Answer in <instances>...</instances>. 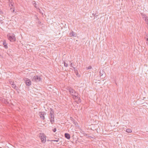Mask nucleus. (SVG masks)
<instances>
[{
    "mask_svg": "<svg viewBox=\"0 0 148 148\" xmlns=\"http://www.w3.org/2000/svg\"><path fill=\"white\" fill-rule=\"evenodd\" d=\"M143 16V18L144 20L146 23L148 25V17L145 14H141Z\"/></svg>",
    "mask_w": 148,
    "mask_h": 148,
    "instance_id": "6",
    "label": "nucleus"
},
{
    "mask_svg": "<svg viewBox=\"0 0 148 148\" xmlns=\"http://www.w3.org/2000/svg\"><path fill=\"white\" fill-rule=\"evenodd\" d=\"M91 68H92L91 66H89L88 67H87L86 69H87L88 70V69H91Z\"/></svg>",
    "mask_w": 148,
    "mask_h": 148,
    "instance_id": "23",
    "label": "nucleus"
},
{
    "mask_svg": "<svg viewBox=\"0 0 148 148\" xmlns=\"http://www.w3.org/2000/svg\"><path fill=\"white\" fill-rule=\"evenodd\" d=\"M74 71L76 75L78 77H80V75L79 74L77 70V69H75Z\"/></svg>",
    "mask_w": 148,
    "mask_h": 148,
    "instance_id": "14",
    "label": "nucleus"
},
{
    "mask_svg": "<svg viewBox=\"0 0 148 148\" xmlns=\"http://www.w3.org/2000/svg\"><path fill=\"white\" fill-rule=\"evenodd\" d=\"M69 35L70 37H74L76 36L77 34L75 32H74L73 31L71 30V32L69 33Z\"/></svg>",
    "mask_w": 148,
    "mask_h": 148,
    "instance_id": "9",
    "label": "nucleus"
},
{
    "mask_svg": "<svg viewBox=\"0 0 148 148\" xmlns=\"http://www.w3.org/2000/svg\"><path fill=\"white\" fill-rule=\"evenodd\" d=\"M77 99H78V102H79V103H80L81 102V100L80 99L79 97H78V98Z\"/></svg>",
    "mask_w": 148,
    "mask_h": 148,
    "instance_id": "22",
    "label": "nucleus"
},
{
    "mask_svg": "<svg viewBox=\"0 0 148 148\" xmlns=\"http://www.w3.org/2000/svg\"><path fill=\"white\" fill-rule=\"evenodd\" d=\"M14 88L16 90H18V88L17 86H15V87Z\"/></svg>",
    "mask_w": 148,
    "mask_h": 148,
    "instance_id": "29",
    "label": "nucleus"
},
{
    "mask_svg": "<svg viewBox=\"0 0 148 148\" xmlns=\"http://www.w3.org/2000/svg\"><path fill=\"white\" fill-rule=\"evenodd\" d=\"M52 130L54 132H55L56 131V128H55L54 129H53Z\"/></svg>",
    "mask_w": 148,
    "mask_h": 148,
    "instance_id": "26",
    "label": "nucleus"
},
{
    "mask_svg": "<svg viewBox=\"0 0 148 148\" xmlns=\"http://www.w3.org/2000/svg\"><path fill=\"white\" fill-rule=\"evenodd\" d=\"M32 3L35 8H37L36 5H37V4L36 3V1H34L32 2Z\"/></svg>",
    "mask_w": 148,
    "mask_h": 148,
    "instance_id": "16",
    "label": "nucleus"
},
{
    "mask_svg": "<svg viewBox=\"0 0 148 148\" xmlns=\"http://www.w3.org/2000/svg\"><path fill=\"white\" fill-rule=\"evenodd\" d=\"M39 115L40 118L43 120L45 119V115L46 114V113L45 112H39Z\"/></svg>",
    "mask_w": 148,
    "mask_h": 148,
    "instance_id": "4",
    "label": "nucleus"
},
{
    "mask_svg": "<svg viewBox=\"0 0 148 148\" xmlns=\"http://www.w3.org/2000/svg\"><path fill=\"white\" fill-rule=\"evenodd\" d=\"M72 96H73V97L74 99H77L79 97L77 96L76 95H72Z\"/></svg>",
    "mask_w": 148,
    "mask_h": 148,
    "instance_id": "18",
    "label": "nucleus"
},
{
    "mask_svg": "<svg viewBox=\"0 0 148 148\" xmlns=\"http://www.w3.org/2000/svg\"><path fill=\"white\" fill-rule=\"evenodd\" d=\"M10 10H11V11H12V12H14V8H11Z\"/></svg>",
    "mask_w": 148,
    "mask_h": 148,
    "instance_id": "28",
    "label": "nucleus"
},
{
    "mask_svg": "<svg viewBox=\"0 0 148 148\" xmlns=\"http://www.w3.org/2000/svg\"><path fill=\"white\" fill-rule=\"evenodd\" d=\"M15 86L16 85L14 83V82H12V87L14 88L15 87Z\"/></svg>",
    "mask_w": 148,
    "mask_h": 148,
    "instance_id": "19",
    "label": "nucleus"
},
{
    "mask_svg": "<svg viewBox=\"0 0 148 148\" xmlns=\"http://www.w3.org/2000/svg\"><path fill=\"white\" fill-rule=\"evenodd\" d=\"M3 14V12L1 10V9H0V14Z\"/></svg>",
    "mask_w": 148,
    "mask_h": 148,
    "instance_id": "30",
    "label": "nucleus"
},
{
    "mask_svg": "<svg viewBox=\"0 0 148 148\" xmlns=\"http://www.w3.org/2000/svg\"><path fill=\"white\" fill-rule=\"evenodd\" d=\"M42 78L40 76L38 75H35L33 77L32 79V81L33 82H38L41 81Z\"/></svg>",
    "mask_w": 148,
    "mask_h": 148,
    "instance_id": "2",
    "label": "nucleus"
},
{
    "mask_svg": "<svg viewBox=\"0 0 148 148\" xmlns=\"http://www.w3.org/2000/svg\"><path fill=\"white\" fill-rule=\"evenodd\" d=\"M1 21H0V22Z\"/></svg>",
    "mask_w": 148,
    "mask_h": 148,
    "instance_id": "34",
    "label": "nucleus"
},
{
    "mask_svg": "<svg viewBox=\"0 0 148 148\" xmlns=\"http://www.w3.org/2000/svg\"><path fill=\"white\" fill-rule=\"evenodd\" d=\"M92 15L95 16H97V15H96V14H92Z\"/></svg>",
    "mask_w": 148,
    "mask_h": 148,
    "instance_id": "31",
    "label": "nucleus"
},
{
    "mask_svg": "<svg viewBox=\"0 0 148 148\" xmlns=\"http://www.w3.org/2000/svg\"><path fill=\"white\" fill-rule=\"evenodd\" d=\"M73 68L74 69V70L75 69H76V68H75L74 67H73Z\"/></svg>",
    "mask_w": 148,
    "mask_h": 148,
    "instance_id": "33",
    "label": "nucleus"
},
{
    "mask_svg": "<svg viewBox=\"0 0 148 148\" xmlns=\"http://www.w3.org/2000/svg\"><path fill=\"white\" fill-rule=\"evenodd\" d=\"M3 45L4 46V47L5 49L8 48L7 44L6 43L5 41H4L3 42Z\"/></svg>",
    "mask_w": 148,
    "mask_h": 148,
    "instance_id": "13",
    "label": "nucleus"
},
{
    "mask_svg": "<svg viewBox=\"0 0 148 148\" xmlns=\"http://www.w3.org/2000/svg\"><path fill=\"white\" fill-rule=\"evenodd\" d=\"M74 95H76L77 96H78V94L75 91L74 93Z\"/></svg>",
    "mask_w": 148,
    "mask_h": 148,
    "instance_id": "24",
    "label": "nucleus"
},
{
    "mask_svg": "<svg viewBox=\"0 0 148 148\" xmlns=\"http://www.w3.org/2000/svg\"><path fill=\"white\" fill-rule=\"evenodd\" d=\"M145 39H146L147 41V43H148V38H146V37H145Z\"/></svg>",
    "mask_w": 148,
    "mask_h": 148,
    "instance_id": "27",
    "label": "nucleus"
},
{
    "mask_svg": "<svg viewBox=\"0 0 148 148\" xmlns=\"http://www.w3.org/2000/svg\"><path fill=\"white\" fill-rule=\"evenodd\" d=\"M59 138H58L57 140H51V141H53V142H58L59 141Z\"/></svg>",
    "mask_w": 148,
    "mask_h": 148,
    "instance_id": "20",
    "label": "nucleus"
},
{
    "mask_svg": "<svg viewBox=\"0 0 148 148\" xmlns=\"http://www.w3.org/2000/svg\"><path fill=\"white\" fill-rule=\"evenodd\" d=\"M100 76V77L102 76L103 75L104 77H105V73L104 72L103 70H100L99 71Z\"/></svg>",
    "mask_w": 148,
    "mask_h": 148,
    "instance_id": "10",
    "label": "nucleus"
},
{
    "mask_svg": "<svg viewBox=\"0 0 148 148\" xmlns=\"http://www.w3.org/2000/svg\"><path fill=\"white\" fill-rule=\"evenodd\" d=\"M71 120L73 121V123L74 124L76 125L77 124V122L75 121V120H74L72 118V117H71Z\"/></svg>",
    "mask_w": 148,
    "mask_h": 148,
    "instance_id": "15",
    "label": "nucleus"
},
{
    "mask_svg": "<svg viewBox=\"0 0 148 148\" xmlns=\"http://www.w3.org/2000/svg\"><path fill=\"white\" fill-rule=\"evenodd\" d=\"M64 66L65 67H67V66H68V64H66V63L65 62H64Z\"/></svg>",
    "mask_w": 148,
    "mask_h": 148,
    "instance_id": "21",
    "label": "nucleus"
},
{
    "mask_svg": "<svg viewBox=\"0 0 148 148\" xmlns=\"http://www.w3.org/2000/svg\"><path fill=\"white\" fill-rule=\"evenodd\" d=\"M73 65H74V64L73 63H71L70 65V66L71 67H73Z\"/></svg>",
    "mask_w": 148,
    "mask_h": 148,
    "instance_id": "25",
    "label": "nucleus"
},
{
    "mask_svg": "<svg viewBox=\"0 0 148 148\" xmlns=\"http://www.w3.org/2000/svg\"><path fill=\"white\" fill-rule=\"evenodd\" d=\"M126 131L128 133H131L132 132V130L130 129H126Z\"/></svg>",
    "mask_w": 148,
    "mask_h": 148,
    "instance_id": "17",
    "label": "nucleus"
},
{
    "mask_svg": "<svg viewBox=\"0 0 148 148\" xmlns=\"http://www.w3.org/2000/svg\"><path fill=\"white\" fill-rule=\"evenodd\" d=\"M26 79L25 81V83L27 86H30L31 84V82L29 79L28 78H25Z\"/></svg>",
    "mask_w": 148,
    "mask_h": 148,
    "instance_id": "7",
    "label": "nucleus"
},
{
    "mask_svg": "<svg viewBox=\"0 0 148 148\" xmlns=\"http://www.w3.org/2000/svg\"><path fill=\"white\" fill-rule=\"evenodd\" d=\"M41 140V142L43 143H45L46 141V136L43 134L41 136H39Z\"/></svg>",
    "mask_w": 148,
    "mask_h": 148,
    "instance_id": "5",
    "label": "nucleus"
},
{
    "mask_svg": "<svg viewBox=\"0 0 148 148\" xmlns=\"http://www.w3.org/2000/svg\"><path fill=\"white\" fill-rule=\"evenodd\" d=\"M9 3V6H11L10 5L12 6H13L14 3L12 2V0H8Z\"/></svg>",
    "mask_w": 148,
    "mask_h": 148,
    "instance_id": "12",
    "label": "nucleus"
},
{
    "mask_svg": "<svg viewBox=\"0 0 148 148\" xmlns=\"http://www.w3.org/2000/svg\"><path fill=\"white\" fill-rule=\"evenodd\" d=\"M64 136L65 138L68 139H69L70 138V134L68 133H65Z\"/></svg>",
    "mask_w": 148,
    "mask_h": 148,
    "instance_id": "11",
    "label": "nucleus"
},
{
    "mask_svg": "<svg viewBox=\"0 0 148 148\" xmlns=\"http://www.w3.org/2000/svg\"><path fill=\"white\" fill-rule=\"evenodd\" d=\"M8 39L11 42H14L16 41L15 36L14 34H12L11 35L8 36Z\"/></svg>",
    "mask_w": 148,
    "mask_h": 148,
    "instance_id": "3",
    "label": "nucleus"
},
{
    "mask_svg": "<svg viewBox=\"0 0 148 148\" xmlns=\"http://www.w3.org/2000/svg\"><path fill=\"white\" fill-rule=\"evenodd\" d=\"M49 118L51 124H53L54 122V111L52 108H50Z\"/></svg>",
    "mask_w": 148,
    "mask_h": 148,
    "instance_id": "1",
    "label": "nucleus"
},
{
    "mask_svg": "<svg viewBox=\"0 0 148 148\" xmlns=\"http://www.w3.org/2000/svg\"><path fill=\"white\" fill-rule=\"evenodd\" d=\"M10 82V84H11V85H12V82H14H14Z\"/></svg>",
    "mask_w": 148,
    "mask_h": 148,
    "instance_id": "32",
    "label": "nucleus"
},
{
    "mask_svg": "<svg viewBox=\"0 0 148 148\" xmlns=\"http://www.w3.org/2000/svg\"><path fill=\"white\" fill-rule=\"evenodd\" d=\"M67 90L69 91L70 93L71 94V95H74V93L75 92V90L74 89H73L71 87H69L68 88Z\"/></svg>",
    "mask_w": 148,
    "mask_h": 148,
    "instance_id": "8",
    "label": "nucleus"
}]
</instances>
